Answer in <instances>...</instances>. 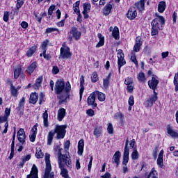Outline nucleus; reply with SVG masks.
Here are the masks:
<instances>
[{
	"instance_id": "47",
	"label": "nucleus",
	"mask_w": 178,
	"mask_h": 178,
	"mask_svg": "<svg viewBox=\"0 0 178 178\" xmlns=\"http://www.w3.org/2000/svg\"><path fill=\"white\" fill-rule=\"evenodd\" d=\"M83 12H90L91 9V4L90 3H85L83 5Z\"/></svg>"
},
{
	"instance_id": "27",
	"label": "nucleus",
	"mask_w": 178,
	"mask_h": 178,
	"mask_svg": "<svg viewBox=\"0 0 178 178\" xmlns=\"http://www.w3.org/2000/svg\"><path fill=\"white\" fill-rule=\"evenodd\" d=\"M145 0H140L139 2L135 3V6L137 7L138 10L140 12H143L145 9Z\"/></svg>"
},
{
	"instance_id": "57",
	"label": "nucleus",
	"mask_w": 178,
	"mask_h": 178,
	"mask_svg": "<svg viewBox=\"0 0 178 178\" xmlns=\"http://www.w3.org/2000/svg\"><path fill=\"white\" fill-rule=\"evenodd\" d=\"M23 3H24L23 0H17V9L22 8V6H23Z\"/></svg>"
},
{
	"instance_id": "55",
	"label": "nucleus",
	"mask_w": 178,
	"mask_h": 178,
	"mask_svg": "<svg viewBox=\"0 0 178 178\" xmlns=\"http://www.w3.org/2000/svg\"><path fill=\"white\" fill-rule=\"evenodd\" d=\"M115 116H116L118 119H120V120L121 122H123V119L124 118V115H123V113H117L115 114Z\"/></svg>"
},
{
	"instance_id": "19",
	"label": "nucleus",
	"mask_w": 178,
	"mask_h": 178,
	"mask_svg": "<svg viewBox=\"0 0 178 178\" xmlns=\"http://www.w3.org/2000/svg\"><path fill=\"white\" fill-rule=\"evenodd\" d=\"M66 116V109L61 108L58 111L57 119L59 122L63 120V118Z\"/></svg>"
},
{
	"instance_id": "11",
	"label": "nucleus",
	"mask_w": 178,
	"mask_h": 178,
	"mask_svg": "<svg viewBox=\"0 0 178 178\" xmlns=\"http://www.w3.org/2000/svg\"><path fill=\"white\" fill-rule=\"evenodd\" d=\"M127 16L129 20H133L137 17V10H136V7H131L128 10Z\"/></svg>"
},
{
	"instance_id": "32",
	"label": "nucleus",
	"mask_w": 178,
	"mask_h": 178,
	"mask_svg": "<svg viewBox=\"0 0 178 178\" xmlns=\"http://www.w3.org/2000/svg\"><path fill=\"white\" fill-rule=\"evenodd\" d=\"M111 76H112V74L110 73V74H108V75L107 76V77L106 79H103V87H104V88H105V90H106V88H108V87H109V81L111 80Z\"/></svg>"
},
{
	"instance_id": "45",
	"label": "nucleus",
	"mask_w": 178,
	"mask_h": 178,
	"mask_svg": "<svg viewBox=\"0 0 178 178\" xmlns=\"http://www.w3.org/2000/svg\"><path fill=\"white\" fill-rule=\"evenodd\" d=\"M174 86H175V91L177 92L178 91V72L175 74V77H174Z\"/></svg>"
},
{
	"instance_id": "14",
	"label": "nucleus",
	"mask_w": 178,
	"mask_h": 178,
	"mask_svg": "<svg viewBox=\"0 0 178 178\" xmlns=\"http://www.w3.org/2000/svg\"><path fill=\"white\" fill-rule=\"evenodd\" d=\"M37 66H38V64L37 62L34 61L31 64L29 65V66L27 67L26 72V74L30 76L35 70L37 69Z\"/></svg>"
},
{
	"instance_id": "17",
	"label": "nucleus",
	"mask_w": 178,
	"mask_h": 178,
	"mask_svg": "<svg viewBox=\"0 0 178 178\" xmlns=\"http://www.w3.org/2000/svg\"><path fill=\"white\" fill-rule=\"evenodd\" d=\"M113 163H115L116 166H119L120 165V152L117 151L113 156V160H112Z\"/></svg>"
},
{
	"instance_id": "39",
	"label": "nucleus",
	"mask_w": 178,
	"mask_h": 178,
	"mask_svg": "<svg viewBox=\"0 0 178 178\" xmlns=\"http://www.w3.org/2000/svg\"><path fill=\"white\" fill-rule=\"evenodd\" d=\"M131 156L133 161H136V159H138V158H140V154L138 153V151H137V149H134Z\"/></svg>"
},
{
	"instance_id": "10",
	"label": "nucleus",
	"mask_w": 178,
	"mask_h": 178,
	"mask_svg": "<svg viewBox=\"0 0 178 178\" xmlns=\"http://www.w3.org/2000/svg\"><path fill=\"white\" fill-rule=\"evenodd\" d=\"M96 98L95 92H92L88 97V105H90L92 108H97V103H95Z\"/></svg>"
},
{
	"instance_id": "50",
	"label": "nucleus",
	"mask_w": 178,
	"mask_h": 178,
	"mask_svg": "<svg viewBox=\"0 0 178 178\" xmlns=\"http://www.w3.org/2000/svg\"><path fill=\"white\" fill-rule=\"evenodd\" d=\"M70 147V140H67L65 142V144L64 145V148H65V155H66V152H68L69 154V148Z\"/></svg>"
},
{
	"instance_id": "63",
	"label": "nucleus",
	"mask_w": 178,
	"mask_h": 178,
	"mask_svg": "<svg viewBox=\"0 0 178 178\" xmlns=\"http://www.w3.org/2000/svg\"><path fill=\"white\" fill-rule=\"evenodd\" d=\"M31 158V155L28 154L22 158V160L26 163L27 161H30Z\"/></svg>"
},
{
	"instance_id": "51",
	"label": "nucleus",
	"mask_w": 178,
	"mask_h": 178,
	"mask_svg": "<svg viewBox=\"0 0 178 178\" xmlns=\"http://www.w3.org/2000/svg\"><path fill=\"white\" fill-rule=\"evenodd\" d=\"M124 84L126 86H131L133 85V78L128 77L124 81Z\"/></svg>"
},
{
	"instance_id": "49",
	"label": "nucleus",
	"mask_w": 178,
	"mask_h": 178,
	"mask_svg": "<svg viewBox=\"0 0 178 178\" xmlns=\"http://www.w3.org/2000/svg\"><path fill=\"white\" fill-rule=\"evenodd\" d=\"M91 80L92 83H97V81H98V74H97V72L92 73Z\"/></svg>"
},
{
	"instance_id": "6",
	"label": "nucleus",
	"mask_w": 178,
	"mask_h": 178,
	"mask_svg": "<svg viewBox=\"0 0 178 178\" xmlns=\"http://www.w3.org/2000/svg\"><path fill=\"white\" fill-rule=\"evenodd\" d=\"M118 72L120 73V69L122 66H124L126 65V60H124V54L122 49H119L118 52Z\"/></svg>"
},
{
	"instance_id": "8",
	"label": "nucleus",
	"mask_w": 178,
	"mask_h": 178,
	"mask_svg": "<svg viewBox=\"0 0 178 178\" xmlns=\"http://www.w3.org/2000/svg\"><path fill=\"white\" fill-rule=\"evenodd\" d=\"M54 90H55L56 94L57 95L60 94L62 91L65 90V82L62 80H58L56 82Z\"/></svg>"
},
{
	"instance_id": "40",
	"label": "nucleus",
	"mask_w": 178,
	"mask_h": 178,
	"mask_svg": "<svg viewBox=\"0 0 178 178\" xmlns=\"http://www.w3.org/2000/svg\"><path fill=\"white\" fill-rule=\"evenodd\" d=\"M35 51H37V47L36 46H33V47H31L29 49V50H28L27 52H26L27 56H29V57L33 56V54H34V52H35Z\"/></svg>"
},
{
	"instance_id": "15",
	"label": "nucleus",
	"mask_w": 178,
	"mask_h": 178,
	"mask_svg": "<svg viewBox=\"0 0 178 178\" xmlns=\"http://www.w3.org/2000/svg\"><path fill=\"white\" fill-rule=\"evenodd\" d=\"M141 45H143V41L141 40V37L138 36L136 39V43L134 47V52H138L141 48Z\"/></svg>"
},
{
	"instance_id": "12",
	"label": "nucleus",
	"mask_w": 178,
	"mask_h": 178,
	"mask_svg": "<svg viewBox=\"0 0 178 178\" xmlns=\"http://www.w3.org/2000/svg\"><path fill=\"white\" fill-rule=\"evenodd\" d=\"M17 138L21 144L26 143V134L24 129H20L17 132Z\"/></svg>"
},
{
	"instance_id": "41",
	"label": "nucleus",
	"mask_w": 178,
	"mask_h": 178,
	"mask_svg": "<svg viewBox=\"0 0 178 178\" xmlns=\"http://www.w3.org/2000/svg\"><path fill=\"white\" fill-rule=\"evenodd\" d=\"M55 31H57L58 34H60V33L59 29H58L56 28H47V29H46L45 33L51 34V33H55Z\"/></svg>"
},
{
	"instance_id": "42",
	"label": "nucleus",
	"mask_w": 178,
	"mask_h": 178,
	"mask_svg": "<svg viewBox=\"0 0 178 178\" xmlns=\"http://www.w3.org/2000/svg\"><path fill=\"white\" fill-rule=\"evenodd\" d=\"M112 35L115 38V40H118V38H119V28H118L117 26L114 27L112 32Z\"/></svg>"
},
{
	"instance_id": "25",
	"label": "nucleus",
	"mask_w": 178,
	"mask_h": 178,
	"mask_svg": "<svg viewBox=\"0 0 178 178\" xmlns=\"http://www.w3.org/2000/svg\"><path fill=\"white\" fill-rule=\"evenodd\" d=\"M95 95H96V97L97 95V99H99L100 102H104V101H105V98H106L105 94L98 90L95 91Z\"/></svg>"
},
{
	"instance_id": "4",
	"label": "nucleus",
	"mask_w": 178,
	"mask_h": 178,
	"mask_svg": "<svg viewBox=\"0 0 178 178\" xmlns=\"http://www.w3.org/2000/svg\"><path fill=\"white\" fill-rule=\"evenodd\" d=\"M66 43L63 44V47L60 48V59H69L72 57V53H70V48L65 46Z\"/></svg>"
},
{
	"instance_id": "33",
	"label": "nucleus",
	"mask_w": 178,
	"mask_h": 178,
	"mask_svg": "<svg viewBox=\"0 0 178 178\" xmlns=\"http://www.w3.org/2000/svg\"><path fill=\"white\" fill-rule=\"evenodd\" d=\"M145 178H158V172L153 168L150 172L146 175Z\"/></svg>"
},
{
	"instance_id": "44",
	"label": "nucleus",
	"mask_w": 178,
	"mask_h": 178,
	"mask_svg": "<svg viewBox=\"0 0 178 178\" xmlns=\"http://www.w3.org/2000/svg\"><path fill=\"white\" fill-rule=\"evenodd\" d=\"M48 44H49V40H46L42 42V52H47V50L48 49Z\"/></svg>"
},
{
	"instance_id": "37",
	"label": "nucleus",
	"mask_w": 178,
	"mask_h": 178,
	"mask_svg": "<svg viewBox=\"0 0 178 178\" xmlns=\"http://www.w3.org/2000/svg\"><path fill=\"white\" fill-rule=\"evenodd\" d=\"M59 99V105H62V104H65L66 102V99H67V95L65 93L64 95H60L58 97Z\"/></svg>"
},
{
	"instance_id": "29",
	"label": "nucleus",
	"mask_w": 178,
	"mask_h": 178,
	"mask_svg": "<svg viewBox=\"0 0 178 178\" xmlns=\"http://www.w3.org/2000/svg\"><path fill=\"white\" fill-rule=\"evenodd\" d=\"M137 79L139 83H142L143 84L147 81V77H145V74L144 72H140L138 74Z\"/></svg>"
},
{
	"instance_id": "58",
	"label": "nucleus",
	"mask_w": 178,
	"mask_h": 178,
	"mask_svg": "<svg viewBox=\"0 0 178 178\" xmlns=\"http://www.w3.org/2000/svg\"><path fill=\"white\" fill-rule=\"evenodd\" d=\"M124 152H130V149H129V138L126 140Z\"/></svg>"
},
{
	"instance_id": "48",
	"label": "nucleus",
	"mask_w": 178,
	"mask_h": 178,
	"mask_svg": "<svg viewBox=\"0 0 178 178\" xmlns=\"http://www.w3.org/2000/svg\"><path fill=\"white\" fill-rule=\"evenodd\" d=\"M64 90L65 91V94H67V92H70L71 90H72V86H70V83L69 81H67L65 83V86H64Z\"/></svg>"
},
{
	"instance_id": "28",
	"label": "nucleus",
	"mask_w": 178,
	"mask_h": 178,
	"mask_svg": "<svg viewBox=\"0 0 178 178\" xmlns=\"http://www.w3.org/2000/svg\"><path fill=\"white\" fill-rule=\"evenodd\" d=\"M79 6H80V1H76L75 3H74V13L78 15V17H81V15H80V8Z\"/></svg>"
},
{
	"instance_id": "43",
	"label": "nucleus",
	"mask_w": 178,
	"mask_h": 178,
	"mask_svg": "<svg viewBox=\"0 0 178 178\" xmlns=\"http://www.w3.org/2000/svg\"><path fill=\"white\" fill-rule=\"evenodd\" d=\"M35 156L38 159H40V158H44V153H42V151L40 147L36 148Z\"/></svg>"
},
{
	"instance_id": "59",
	"label": "nucleus",
	"mask_w": 178,
	"mask_h": 178,
	"mask_svg": "<svg viewBox=\"0 0 178 178\" xmlns=\"http://www.w3.org/2000/svg\"><path fill=\"white\" fill-rule=\"evenodd\" d=\"M11 94L13 95V97H17V89L15 88V87H13L11 88Z\"/></svg>"
},
{
	"instance_id": "38",
	"label": "nucleus",
	"mask_w": 178,
	"mask_h": 178,
	"mask_svg": "<svg viewBox=\"0 0 178 178\" xmlns=\"http://www.w3.org/2000/svg\"><path fill=\"white\" fill-rule=\"evenodd\" d=\"M101 134H102V127H97L94 130V136L95 137H101Z\"/></svg>"
},
{
	"instance_id": "31",
	"label": "nucleus",
	"mask_w": 178,
	"mask_h": 178,
	"mask_svg": "<svg viewBox=\"0 0 178 178\" xmlns=\"http://www.w3.org/2000/svg\"><path fill=\"white\" fill-rule=\"evenodd\" d=\"M43 78L42 76H39L35 81V83L33 85L34 90H39L41 87V83H42Z\"/></svg>"
},
{
	"instance_id": "35",
	"label": "nucleus",
	"mask_w": 178,
	"mask_h": 178,
	"mask_svg": "<svg viewBox=\"0 0 178 178\" xmlns=\"http://www.w3.org/2000/svg\"><path fill=\"white\" fill-rule=\"evenodd\" d=\"M111 10H112V5L106 4L103 9V13L105 15V16H108V15L111 13Z\"/></svg>"
},
{
	"instance_id": "52",
	"label": "nucleus",
	"mask_w": 178,
	"mask_h": 178,
	"mask_svg": "<svg viewBox=\"0 0 178 178\" xmlns=\"http://www.w3.org/2000/svg\"><path fill=\"white\" fill-rule=\"evenodd\" d=\"M157 165H159L160 168H162V166H163V157H158Z\"/></svg>"
},
{
	"instance_id": "1",
	"label": "nucleus",
	"mask_w": 178,
	"mask_h": 178,
	"mask_svg": "<svg viewBox=\"0 0 178 178\" xmlns=\"http://www.w3.org/2000/svg\"><path fill=\"white\" fill-rule=\"evenodd\" d=\"M58 155V166L61 170L60 175L64 178L69 177L67 174V170L65 168V165L67 168H72V159H70V154L66 152V154H62V152L60 149H58L57 152Z\"/></svg>"
},
{
	"instance_id": "13",
	"label": "nucleus",
	"mask_w": 178,
	"mask_h": 178,
	"mask_svg": "<svg viewBox=\"0 0 178 178\" xmlns=\"http://www.w3.org/2000/svg\"><path fill=\"white\" fill-rule=\"evenodd\" d=\"M70 34H72L73 38H74L76 41H79L80 40V38L81 37V32L79 31L77 28L72 27L70 31Z\"/></svg>"
},
{
	"instance_id": "61",
	"label": "nucleus",
	"mask_w": 178,
	"mask_h": 178,
	"mask_svg": "<svg viewBox=\"0 0 178 178\" xmlns=\"http://www.w3.org/2000/svg\"><path fill=\"white\" fill-rule=\"evenodd\" d=\"M86 113L87 115H88V116H94L95 115V112H94V110L92 109H88L87 111H86Z\"/></svg>"
},
{
	"instance_id": "56",
	"label": "nucleus",
	"mask_w": 178,
	"mask_h": 178,
	"mask_svg": "<svg viewBox=\"0 0 178 178\" xmlns=\"http://www.w3.org/2000/svg\"><path fill=\"white\" fill-rule=\"evenodd\" d=\"M129 105L131 106H133L134 105V97L133 95H131L129 99Z\"/></svg>"
},
{
	"instance_id": "30",
	"label": "nucleus",
	"mask_w": 178,
	"mask_h": 178,
	"mask_svg": "<svg viewBox=\"0 0 178 178\" xmlns=\"http://www.w3.org/2000/svg\"><path fill=\"white\" fill-rule=\"evenodd\" d=\"M166 9V3L165 1H160L158 5V10L159 13H163Z\"/></svg>"
},
{
	"instance_id": "5",
	"label": "nucleus",
	"mask_w": 178,
	"mask_h": 178,
	"mask_svg": "<svg viewBox=\"0 0 178 178\" xmlns=\"http://www.w3.org/2000/svg\"><path fill=\"white\" fill-rule=\"evenodd\" d=\"M53 133L57 134V140H60L63 138L66 134V127L65 125H56Z\"/></svg>"
},
{
	"instance_id": "23",
	"label": "nucleus",
	"mask_w": 178,
	"mask_h": 178,
	"mask_svg": "<svg viewBox=\"0 0 178 178\" xmlns=\"http://www.w3.org/2000/svg\"><path fill=\"white\" fill-rule=\"evenodd\" d=\"M97 37L99 40V42L96 45V48H100L105 44V38L101 33H98Z\"/></svg>"
},
{
	"instance_id": "21",
	"label": "nucleus",
	"mask_w": 178,
	"mask_h": 178,
	"mask_svg": "<svg viewBox=\"0 0 178 178\" xmlns=\"http://www.w3.org/2000/svg\"><path fill=\"white\" fill-rule=\"evenodd\" d=\"M31 134L29 135L30 141L34 143L35 141V137H37V127L34 126L31 129Z\"/></svg>"
},
{
	"instance_id": "62",
	"label": "nucleus",
	"mask_w": 178,
	"mask_h": 178,
	"mask_svg": "<svg viewBox=\"0 0 178 178\" xmlns=\"http://www.w3.org/2000/svg\"><path fill=\"white\" fill-rule=\"evenodd\" d=\"M8 121V118L6 116L0 117V124L2 123H5V122Z\"/></svg>"
},
{
	"instance_id": "34",
	"label": "nucleus",
	"mask_w": 178,
	"mask_h": 178,
	"mask_svg": "<svg viewBox=\"0 0 178 178\" xmlns=\"http://www.w3.org/2000/svg\"><path fill=\"white\" fill-rule=\"evenodd\" d=\"M129 155H130V152L124 151L122 165H127L129 163Z\"/></svg>"
},
{
	"instance_id": "2",
	"label": "nucleus",
	"mask_w": 178,
	"mask_h": 178,
	"mask_svg": "<svg viewBox=\"0 0 178 178\" xmlns=\"http://www.w3.org/2000/svg\"><path fill=\"white\" fill-rule=\"evenodd\" d=\"M152 35H156L159 30H161L165 26V18L162 16H159L152 20Z\"/></svg>"
},
{
	"instance_id": "46",
	"label": "nucleus",
	"mask_w": 178,
	"mask_h": 178,
	"mask_svg": "<svg viewBox=\"0 0 178 178\" xmlns=\"http://www.w3.org/2000/svg\"><path fill=\"white\" fill-rule=\"evenodd\" d=\"M24 97H22L19 103L18 107L17 108V111H22V109L24 108Z\"/></svg>"
},
{
	"instance_id": "53",
	"label": "nucleus",
	"mask_w": 178,
	"mask_h": 178,
	"mask_svg": "<svg viewBox=\"0 0 178 178\" xmlns=\"http://www.w3.org/2000/svg\"><path fill=\"white\" fill-rule=\"evenodd\" d=\"M107 131L109 134H113V126L112 125V124H108Z\"/></svg>"
},
{
	"instance_id": "9",
	"label": "nucleus",
	"mask_w": 178,
	"mask_h": 178,
	"mask_svg": "<svg viewBox=\"0 0 178 178\" xmlns=\"http://www.w3.org/2000/svg\"><path fill=\"white\" fill-rule=\"evenodd\" d=\"M158 84H159V81L155 77H152V79L148 81V86L149 88L153 90L154 92H156L155 90L158 89Z\"/></svg>"
},
{
	"instance_id": "60",
	"label": "nucleus",
	"mask_w": 178,
	"mask_h": 178,
	"mask_svg": "<svg viewBox=\"0 0 178 178\" xmlns=\"http://www.w3.org/2000/svg\"><path fill=\"white\" fill-rule=\"evenodd\" d=\"M3 20H4L5 22H8L9 20V13L8 12L4 13Z\"/></svg>"
},
{
	"instance_id": "54",
	"label": "nucleus",
	"mask_w": 178,
	"mask_h": 178,
	"mask_svg": "<svg viewBox=\"0 0 178 178\" xmlns=\"http://www.w3.org/2000/svg\"><path fill=\"white\" fill-rule=\"evenodd\" d=\"M131 60L136 65V66H138V62L137 61V58L136 57V55H132L131 56Z\"/></svg>"
},
{
	"instance_id": "3",
	"label": "nucleus",
	"mask_w": 178,
	"mask_h": 178,
	"mask_svg": "<svg viewBox=\"0 0 178 178\" xmlns=\"http://www.w3.org/2000/svg\"><path fill=\"white\" fill-rule=\"evenodd\" d=\"M50 158L51 155H49L48 153H46L44 156L46 169L43 178H54L55 176V173L54 172H51L52 167L51 166V161L49 160Z\"/></svg>"
},
{
	"instance_id": "7",
	"label": "nucleus",
	"mask_w": 178,
	"mask_h": 178,
	"mask_svg": "<svg viewBox=\"0 0 178 178\" xmlns=\"http://www.w3.org/2000/svg\"><path fill=\"white\" fill-rule=\"evenodd\" d=\"M156 101H158V93L154 92V95L145 102V106L151 108L154 105V102H156Z\"/></svg>"
},
{
	"instance_id": "16",
	"label": "nucleus",
	"mask_w": 178,
	"mask_h": 178,
	"mask_svg": "<svg viewBox=\"0 0 178 178\" xmlns=\"http://www.w3.org/2000/svg\"><path fill=\"white\" fill-rule=\"evenodd\" d=\"M26 178H38V169L35 165H33L30 175H28Z\"/></svg>"
},
{
	"instance_id": "20",
	"label": "nucleus",
	"mask_w": 178,
	"mask_h": 178,
	"mask_svg": "<svg viewBox=\"0 0 178 178\" xmlns=\"http://www.w3.org/2000/svg\"><path fill=\"white\" fill-rule=\"evenodd\" d=\"M84 151V140L81 139L78 143V155H83Z\"/></svg>"
},
{
	"instance_id": "24",
	"label": "nucleus",
	"mask_w": 178,
	"mask_h": 178,
	"mask_svg": "<svg viewBox=\"0 0 178 178\" xmlns=\"http://www.w3.org/2000/svg\"><path fill=\"white\" fill-rule=\"evenodd\" d=\"M20 73H22V66L18 65L14 67L15 79H19V76H20Z\"/></svg>"
},
{
	"instance_id": "26",
	"label": "nucleus",
	"mask_w": 178,
	"mask_h": 178,
	"mask_svg": "<svg viewBox=\"0 0 178 178\" xmlns=\"http://www.w3.org/2000/svg\"><path fill=\"white\" fill-rule=\"evenodd\" d=\"M55 136V132L51 131L47 135V145H51L52 141H54V137Z\"/></svg>"
},
{
	"instance_id": "36",
	"label": "nucleus",
	"mask_w": 178,
	"mask_h": 178,
	"mask_svg": "<svg viewBox=\"0 0 178 178\" xmlns=\"http://www.w3.org/2000/svg\"><path fill=\"white\" fill-rule=\"evenodd\" d=\"M43 122L44 127H48L49 122H48V111H45V112L42 114Z\"/></svg>"
},
{
	"instance_id": "22",
	"label": "nucleus",
	"mask_w": 178,
	"mask_h": 178,
	"mask_svg": "<svg viewBox=\"0 0 178 178\" xmlns=\"http://www.w3.org/2000/svg\"><path fill=\"white\" fill-rule=\"evenodd\" d=\"M38 101V94H37L36 92L31 93L29 99L30 104H33V105H35V104H37Z\"/></svg>"
},
{
	"instance_id": "64",
	"label": "nucleus",
	"mask_w": 178,
	"mask_h": 178,
	"mask_svg": "<svg viewBox=\"0 0 178 178\" xmlns=\"http://www.w3.org/2000/svg\"><path fill=\"white\" fill-rule=\"evenodd\" d=\"M10 115V108H6L5 110L4 116H6V118H9Z\"/></svg>"
},
{
	"instance_id": "18",
	"label": "nucleus",
	"mask_w": 178,
	"mask_h": 178,
	"mask_svg": "<svg viewBox=\"0 0 178 178\" xmlns=\"http://www.w3.org/2000/svg\"><path fill=\"white\" fill-rule=\"evenodd\" d=\"M167 133L170 136V137H172V138H178V133L177 131L173 130L172 128V126L168 125L167 126Z\"/></svg>"
}]
</instances>
